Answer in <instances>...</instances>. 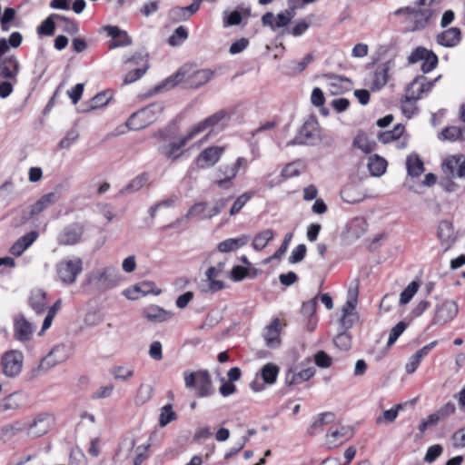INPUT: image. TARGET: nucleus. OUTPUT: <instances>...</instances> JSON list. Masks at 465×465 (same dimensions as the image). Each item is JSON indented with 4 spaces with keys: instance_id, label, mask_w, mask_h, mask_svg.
Listing matches in <instances>:
<instances>
[{
    "instance_id": "obj_1",
    "label": "nucleus",
    "mask_w": 465,
    "mask_h": 465,
    "mask_svg": "<svg viewBox=\"0 0 465 465\" xmlns=\"http://www.w3.org/2000/svg\"><path fill=\"white\" fill-rule=\"evenodd\" d=\"M214 75L211 68H198L194 64H184L174 76V84L183 83L190 88H199L206 84Z\"/></svg>"
},
{
    "instance_id": "obj_2",
    "label": "nucleus",
    "mask_w": 465,
    "mask_h": 465,
    "mask_svg": "<svg viewBox=\"0 0 465 465\" xmlns=\"http://www.w3.org/2000/svg\"><path fill=\"white\" fill-rule=\"evenodd\" d=\"M82 271L83 261L79 257L63 259L55 265L57 278L64 285L74 283Z\"/></svg>"
},
{
    "instance_id": "obj_3",
    "label": "nucleus",
    "mask_w": 465,
    "mask_h": 465,
    "mask_svg": "<svg viewBox=\"0 0 465 465\" xmlns=\"http://www.w3.org/2000/svg\"><path fill=\"white\" fill-rule=\"evenodd\" d=\"M185 387L188 389L195 388L198 397H206L212 394V379L207 371L183 372Z\"/></svg>"
},
{
    "instance_id": "obj_4",
    "label": "nucleus",
    "mask_w": 465,
    "mask_h": 465,
    "mask_svg": "<svg viewBox=\"0 0 465 465\" xmlns=\"http://www.w3.org/2000/svg\"><path fill=\"white\" fill-rule=\"evenodd\" d=\"M228 119V113L225 110H220L204 120L192 126L189 130V138H196L200 134L206 133L202 142H205L212 134L215 126L223 124Z\"/></svg>"
},
{
    "instance_id": "obj_5",
    "label": "nucleus",
    "mask_w": 465,
    "mask_h": 465,
    "mask_svg": "<svg viewBox=\"0 0 465 465\" xmlns=\"http://www.w3.org/2000/svg\"><path fill=\"white\" fill-rule=\"evenodd\" d=\"M24 355L20 351L11 350L4 353L1 360L3 373L7 377L17 376L23 369Z\"/></svg>"
},
{
    "instance_id": "obj_6",
    "label": "nucleus",
    "mask_w": 465,
    "mask_h": 465,
    "mask_svg": "<svg viewBox=\"0 0 465 465\" xmlns=\"http://www.w3.org/2000/svg\"><path fill=\"white\" fill-rule=\"evenodd\" d=\"M120 275L117 268L109 266L92 272L88 276L91 283L101 287H111L119 282Z\"/></svg>"
},
{
    "instance_id": "obj_7",
    "label": "nucleus",
    "mask_w": 465,
    "mask_h": 465,
    "mask_svg": "<svg viewBox=\"0 0 465 465\" xmlns=\"http://www.w3.org/2000/svg\"><path fill=\"white\" fill-rule=\"evenodd\" d=\"M408 60L410 64L421 62L420 69L424 74L430 73L438 64L437 55L432 51L421 46L417 47L413 52H411Z\"/></svg>"
},
{
    "instance_id": "obj_8",
    "label": "nucleus",
    "mask_w": 465,
    "mask_h": 465,
    "mask_svg": "<svg viewBox=\"0 0 465 465\" xmlns=\"http://www.w3.org/2000/svg\"><path fill=\"white\" fill-rule=\"evenodd\" d=\"M447 178H465V156L463 154L448 156L441 164Z\"/></svg>"
},
{
    "instance_id": "obj_9",
    "label": "nucleus",
    "mask_w": 465,
    "mask_h": 465,
    "mask_svg": "<svg viewBox=\"0 0 465 465\" xmlns=\"http://www.w3.org/2000/svg\"><path fill=\"white\" fill-rule=\"evenodd\" d=\"M436 78L434 81H430L427 77L423 75L417 76L413 79V81L408 85L405 91V96L407 99L411 100H419L423 94L430 92L434 85V82L437 81Z\"/></svg>"
},
{
    "instance_id": "obj_10",
    "label": "nucleus",
    "mask_w": 465,
    "mask_h": 465,
    "mask_svg": "<svg viewBox=\"0 0 465 465\" xmlns=\"http://www.w3.org/2000/svg\"><path fill=\"white\" fill-rule=\"evenodd\" d=\"M459 312V306L455 301L445 300L436 305L434 322L446 324L455 319Z\"/></svg>"
},
{
    "instance_id": "obj_11",
    "label": "nucleus",
    "mask_w": 465,
    "mask_h": 465,
    "mask_svg": "<svg viewBox=\"0 0 465 465\" xmlns=\"http://www.w3.org/2000/svg\"><path fill=\"white\" fill-rule=\"evenodd\" d=\"M353 435L351 427L336 424L331 426L326 434V444L329 448H337L350 440Z\"/></svg>"
},
{
    "instance_id": "obj_12",
    "label": "nucleus",
    "mask_w": 465,
    "mask_h": 465,
    "mask_svg": "<svg viewBox=\"0 0 465 465\" xmlns=\"http://www.w3.org/2000/svg\"><path fill=\"white\" fill-rule=\"evenodd\" d=\"M54 425V418L49 413H41L27 425L28 435L31 437H41L47 433Z\"/></svg>"
},
{
    "instance_id": "obj_13",
    "label": "nucleus",
    "mask_w": 465,
    "mask_h": 465,
    "mask_svg": "<svg viewBox=\"0 0 465 465\" xmlns=\"http://www.w3.org/2000/svg\"><path fill=\"white\" fill-rule=\"evenodd\" d=\"M70 356V351L64 344L55 346L49 354L39 363L38 369L45 371L50 368L65 361Z\"/></svg>"
},
{
    "instance_id": "obj_14",
    "label": "nucleus",
    "mask_w": 465,
    "mask_h": 465,
    "mask_svg": "<svg viewBox=\"0 0 465 465\" xmlns=\"http://www.w3.org/2000/svg\"><path fill=\"white\" fill-rule=\"evenodd\" d=\"M318 138L317 123L313 120L307 121L301 127L298 135L288 145L312 144Z\"/></svg>"
},
{
    "instance_id": "obj_15",
    "label": "nucleus",
    "mask_w": 465,
    "mask_h": 465,
    "mask_svg": "<svg viewBox=\"0 0 465 465\" xmlns=\"http://www.w3.org/2000/svg\"><path fill=\"white\" fill-rule=\"evenodd\" d=\"M293 17V10H285L276 16L272 12H268L262 15V23L264 26L270 27L272 31H276L287 26Z\"/></svg>"
},
{
    "instance_id": "obj_16",
    "label": "nucleus",
    "mask_w": 465,
    "mask_h": 465,
    "mask_svg": "<svg viewBox=\"0 0 465 465\" xmlns=\"http://www.w3.org/2000/svg\"><path fill=\"white\" fill-rule=\"evenodd\" d=\"M225 148L223 146H210L205 148L196 158V165L201 169L213 166L222 157Z\"/></svg>"
},
{
    "instance_id": "obj_17",
    "label": "nucleus",
    "mask_w": 465,
    "mask_h": 465,
    "mask_svg": "<svg viewBox=\"0 0 465 465\" xmlns=\"http://www.w3.org/2000/svg\"><path fill=\"white\" fill-rule=\"evenodd\" d=\"M34 326L24 315H16L14 318V337L20 342H26L32 339Z\"/></svg>"
},
{
    "instance_id": "obj_18",
    "label": "nucleus",
    "mask_w": 465,
    "mask_h": 465,
    "mask_svg": "<svg viewBox=\"0 0 465 465\" xmlns=\"http://www.w3.org/2000/svg\"><path fill=\"white\" fill-rule=\"evenodd\" d=\"M20 63L15 55H8L0 59V77L17 82Z\"/></svg>"
},
{
    "instance_id": "obj_19",
    "label": "nucleus",
    "mask_w": 465,
    "mask_h": 465,
    "mask_svg": "<svg viewBox=\"0 0 465 465\" xmlns=\"http://www.w3.org/2000/svg\"><path fill=\"white\" fill-rule=\"evenodd\" d=\"M84 227L79 223H73L66 226L57 236L60 245H74L81 241Z\"/></svg>"
},
{
    "instance_id": "obj_20",
    "label": "nucleus",
    "mask_w": 465,
    "mask_h": 465,
    "mask_svg": "<svg viewBox=\"0 0 465 465\" xmlns=\"http://www.w3.org/2000/svg\"><path fill=\"white\" fill-rule=\"evenodd\" d=\"M432 14L433 13L430 8H411L408 18V22L412 24L411 29L415 31L426 27L432 16Z\"/></svg>"
},
{
    "instance_id": "obj_21",
    "label": "nucleus",
    "mask_w": 465,
    "mask_h": 465,
    "mask_svg": "<svg viewBox=\"0 0 465 465\" xmlns=\"http://www.w3.org/2000/svg\"><path fill=\"white\" fill-rule=\"evenodd\" d=\"M142 315L148 322L161 323L171 320L173 314L157 305L152 304L143 310Z\"/></svg>"
},
{
    "instance_id": "obj_22",
    "label": "nucleus",
    "mask_w": 465,
    "mask_h": 465,
    "mask_svg": "<svg viewBox=\"0 0 465 465\" xmlns=\"http://www.w3.org/2000/svg\"><path fill=\"white\" fill-rule=\"evenodd\" d=\"M281 331L282 325L278 318L273 319L272 322L268 326H266L262 336L266 345L269 348L274 349L281 344Z\"/></svg>"
},
{
    "instance_id": "obj_23",
    "label": "nucleus",
    "mask_w": 465,
    "mask_h": 465,
    "mask_svg": "<svg viewBox=\"0 0 465 465\" xmlns=\"http://www.w3.org/2000/svg\"><path fill=\"white\" fill-rule=\"evenodd\" d=\"M438 344L437 341H433L429 344L423 346L421 349L417 351L414 354H412L408 362L405 364V371L408 374H412L418 369L421 360L426 357L429 352L434 349Z\"/></svg>"
},
{
    "instance_id": "obj_24",
    "label": "nucleus",
    "mask_w": 465,
    "mask_h": 465,
    "mask_svg": "<svg viewBox=\"0 0 465 465\" xmlns=\"http://www.w3.org/2000/svg\"><path fill=\"white\" fill-rule=\"evenodd\" d=\"M438 237L444 250H449L456 241L454 228L450 222L441 221L438 226Z\"/></svg>"
},
{
    "instance_id": "obj_25",
    "label": "nucleus",
    "mask_w": 465,
    "mask_h": 465,
    "mask_svg": "<svg viewBox=\"0 0 465 465\" xmlns=\"http://www.w3.org/2000/svg\"><path fill=\"white\" fill-rule=\"evenodd\" d=\"M193 138H189V131L187 132V134L180 138L179 140L177 141H173V142H171L170 143H168L163 149V154L170 159V160H176L178 159L180 156L183 155V147L184 145L190 142L191 140H193Z\"/></svg>"
},
{
    "instance_id": "obj_26",
    "label": "nucleus",
    "mask_w": 465,
    "mask_h": 465,
    "mask_svg": "<svg viewBox=\"0 0 465 465\" xmlns=\"http://www.w3.org/2000/svg\"><path fill=\"white\" fill-rule=\"evenodd\" d=\"M105 30L108 35L112 37V40L109 42L110 49L127 46L132 42L127 33L116 26H107Z\"/></svg>"
},
{
    "instance_id": "obj_27",
    "label": "nucleus",
    "mask_w": 465,
    "mask_h": 465,
    "mask_svg": "<svg viewBox=\"0 0 465 465\" xmlns=\"http://www.w3.org/2000/svg\"><path fill=\"white\" fill-rule=\"evenodd\" d=\"M341 197L344 202L352 204L362 201L365 193L359 184L348 183L341 191Z\"/></svg>"
},
{
    "instance_id": "obj_28",
    "label": "nucleus",
    "mask_w": 465,
    "mask_h": 465,
    "mask_svg": "<svg viewBox=\"0 0 465 465\" xmlns=\"http://www.w3.org/2000/svg\"><path fill=\"white\" fill-rule=\"evenodd\" d=\"M60 198V193L51 192L43 195L36 203L31 206L30 215L35 216L54 204Z\"/></svg>"
},
{
    "instance_id": "obj_29",
    "label": "nucleus",
    "mask_w": 465,
    "mask_h": 465,
    "mask_svg": "<svg viewBox=\"0 0 465 465\" xmlns=\"http://www.w3.org/2000/svg\"><path fill=\"white\" fill-rule=\"evenodd\" d=\"M460 40L461 33L458 27L449 28L439 34L437 36L438 44L445 47L456 46L460 42Z\"/></svg>"
},
{
    "instance_id": "obj_30",
    "label": "nucleus",
    "mask_w": 465,
    "mask_h": 465,
    "mask_svg": "<svg viewBox=\"0 0 465 465\" xmlns=\"http://www.w3.org/2000/svg\"><path fill=\"white\" fill-rule=\"evenodd\" d=\"M216 175L217 177L214 183L220 188H225L229 183H232L234 180V178L237 176V173L232 163L221 165L216 171Z\"/></svg>"
},
{
    "instance_id": "obj_31",
    "label": "nucleus",
    "mask_w": 465,
    "mask_h": 465,
    "mask_svg": "<svg viewBox=\"0 0 465 465\" xmlns=\"http://www.w3.org/2000/svg\"><path fill=\"white\" fill-rule=\"evenodd\" d=\"M199 8V3L195 2L185 7L175 6L169 11V17L174 22L184 21L195 14Z\"/></svg>"
},
{
    "instance_id": "obj_32",
    "label": "nucleus",
    "mask_w": 465,
    "mask_h": 465,
    "mask_svg": "<svg viewBox=\"0 0 465 465\" xmlns=\"http://www.w3.org/2000/svg\"><path fill=\"white\" fill-rule=\"evenodd\" d=\"M37 237L38 233L35 231L25 234L12 245L10 252L15 256L22 255V253L35 242Z\"/></svg>"
},
{
    "instance_id": "obj_33",
    "label": "nucleus",
    "mask_w": 465,
    "mask_h": 465,
    "mask_svg": "<svg viewBox=\"0 0 465 465\" xmlns=\"http://www.w3.org/2000/svg\"><path fill=\"white\" fill-rule=\"evenodd\" d=\"M390 70L389 64H383L376 68L371 75L370 86L372 90H380L388 82V72Z\"/></svg>"
},
{
    "instance_id": "obj_34",
    "label": "nucleus",
    "mask_w": 465,
    "mask_h": 465,
    "mask_svg": "<svg viewBox=\"0 0 465 465\" xmlns=\"http://www.w3.org/2000/svg\"><path fill=\"white\" fill-rule=\"evenodd\" d=\"M249 240L250 238L248 235L242 234L238 238H229L221 242L217 248L221 252H233L240 247L246 245Z\"/></svg>"
},
{
    "instance_id": "obj_35",
    "label": "nucleus",
    "mask_w": 465,
    "mask_h": 465,
    "mask_svg": "<svg viewBox=\"0 0 465 465\" xmlns=\"http://www.w3.org/2000/svg\"><path fill=\"white\" fill-rule=\"evenodd\" d=\"M207 203L201 202L194 203L184 216L185 220L197 218L200 220L211 219L212 215Z\"/></svg>"
},
{
    "instance_id": "obj_36",
    "label": "nucleus",
    "mask_w": 465,
    "mask_h": 465,
    "mask_svg": "<svg viewBox=\"0 0 465 465\" xmlns=\"http://www.w3.org/2000/svg\"><path fill=\"white\" fill-rule=\"evenodd\" d=\"M406 168L408 174L412 177H417L424 172L423 162L418 154H410L406 159Z\"/></svg>"
},
{
    "instance_id": "obj_37",
    "label": "nucleus",
    "mask_w": 465,
    "mask_h": 465,
    "mask_svg": "<svg viewBox=\"0 0 465 465\" xmlns=\"http://www.w3.org/2000/svg\"><path fill=\"white\" fill-rule=\"evenodd\" d=\"M280 369L274 363H266L260 371L264 384L272 385L276 382Z\"/></svg>"
},
{
    "instance_id": "obj_38",
    "label": "nucleus",
    "mask_w": 465,
    "mask_h": 465,
    "mask_svg": "<svg viewBox=\"0 0 465 465\" xmlns=\"http://www.w3.org/2000/svg\"><path fill=\"white\" fill-rule=\"evenodd\" d=\"M375 145V142L371 140L364 133H359L353 140V146L360 149L364 153L372 152Z\"/></svg>"
},
{
    "instance_id": "obj_39",
    "label": "nucleus",
    "mask_w": 465,
    "mask_h": 465,
    "mask_svg": "<svg viewBox=\"0 0 465 465\" xmlns=\"http://www.w3.org/2000/svg\"><path fill=\"white\" fill-rule=\"evenodd\" d=\"M220 272H221V270L216 267H210L206 271L205 274H206L207 281L209 282V291L212 292L220 291L224 286L223 282L218 279Z\"/></svg>"
},
{
    "instance_id": "obj_40",
    "label": "nucleus",
    "mask_w": 465,
    "mask_h": 465,
    "mask_svg": "<svg viewBox=\"0 0 465 465\" xmlns=\"http://www.w3.org/2000/svg\"><path fill=\"white\" fill-rule=\"evenodd\" d=\"M146 113L141 110L134 113L126 122V125L130 130H140L151 124L144 117Z\"/></svg>"
},
{
    "instance_id": "obj_41",
    "label": "nucleus",
    "mask_w": 465,
    "mask_h": 465,
    "mask_svg": "<svg viewBox=\"0 0 465 465\" xmlns=\"http://www.w3.org/2000/svg\"><path fill=\"white\" fill-rule=\"evenodd\" d=\"M274 237V232L271 229H266L257 233L252 241V247L256 251H261L266 247L268 242Z\"/></svg>"
},
{
    "instance_id": "obj_42",
    "label": "nucleus",
    "mask_w": 465,
    "mask_h": 465,
    "mask_svg": "<svg viewBox=\"0 0 465 465\" xmlns=\"http://www.w3.org/2000/svg\"><path fill=\"white\" fill-rule=\"evenodd\" d=\"M368 168L373 176H381L386 171L387 162L385 159L374 155L369 158Z\"/></svg>"
},
{
    "instance_id": "obj_43",
    "label": "nucleus",
    "mask_w": 465,
    "mask_h": 465,
    "mask_svg": "<svg viewBox=\"0 0 465 465\" xmlns=\"http://www.w3.org/2000/svg\"><path fill=\"white\" fill-rule=\"evenodd\" d=\"M60 15L51 14L41 25L37 27V34L39 35H53L55 29V21H58Z\"/></svg>"
},
{
    "instance_id": "obj_44",
    "label": "nucleus",
    "mask_w": 465,
    "mask_h": 465,
    "mask_svg": "<svg viewBox=\"0 0 465 465\" xmlns=\"http://www.w3.org/2000/svg\"><path fill=\"white\" fill-rule=\"evenodd\" d=\"M30 306L36 312H41L45 310L46 306V297L45 293L42 290H35L31 292V296L29 299Z\"/></svg>"
},
{
    "instance_id": "obj_45",
    "label": "nucleus",
    "mask_w": 465,
    "mask_h": 465,
    "mask_svg": "<svg viewBox=\"0 0 465 465\" xmlns=\"http://www.w3.org/2000/svg\"><path fill=\"white\" fill-rule=\"evenodd\" d=\"M111 373L115 380L127 381L134 376V369L128 365H117L112 369Z\"/></svg>"
},
{
    "instance_id": "obj_46",
    "label": "nucleus",
    "mask_w": 465,
    "mask_h": 465,
    "mask_svg": "<svg viewBox=\"0 0 465 465\" xmlns=\"http://www.w3.org/2000/svg\"><path fill=\"white\" fill-rule=\"evenodd\" d=\"M22 404V399L19 394L14 393L0 401V413L11 410H17Z\"/></svg>"
},
{
    "instance_id": "obj_47",
    "label": "nucleus",
    "mask_w": 465,
    "mask_h": 465,
    "mask_svg": "<svg viewBox=\"0 0 465 465\" xmlns=\"http://www.w3.org/2000/svg\"><path fill=\"white\" fill-rule=\"evenodd\" d=\"M147 182V176L144 174L139 175L134 178L126 186L120 190L119 194L124 195L133 193L143 187Z\"/></svg>"
},
{
    "instance_id": "obj_48",
    "label": "nucleus",
    "mask_w": 465,
    "mask_h": 465,
    "mask_svg": "<svg viewBox=\"0 0 465 465\" xmlns=\"http://www.w3.org/2000/svg\"><path fill=\"white\" fill-rule=\"evenodd\" d=\"M252 196L253 193L250 192L243 193L238 196L229 210L230 216L238 214Z\"/></svg>"
},
{
    "instance_id": "obj_49",
    "label": "nucleus",
    "mask_w": 465,
    "mask_h": 465,
    "mask_svg": "<svg viewBox=\"0 0 465 465\" xmlns=\"http://www.w3.org/2000/svg\"><path fill=\"white\" fill-rule=\"evenodd\" d=\"M153 389L152 385L142 383L136 392L135 403L142 405L147 402L153 396Z\"/></svg>"
},
{
    "instance_id": "obj_50",
    "label": "nucleus",
    "mask_w": 465,
    "mask_h": 465,
    "mask_svg": "<svg viewBox=\"0 0 465 465\" xmlns=\"http://www.w3.org/2000/svg\"><path fill=\"white\" fill-rule=\"evenodd\" d=\"M141 111L143 113H146L144 117L149 121L150 124H152L163 111V105L162 103H153L141 109Z\"/></svg>"
},
{
    "instance_id": "obj_51",
    "label": "nucleus",
    "mask_w": 465,
    "mask_h": 465,
    "mask_svg": "<svg viewBox=\"0 0 465 465\" xmlns=\"http://www.w3.org/2000/svg\"><path fill=\"white\" fill-rule=\"evenodd\" d=\"M462 135V130L457 126H450L444 128L439 134V139L441 141L454 142L459 140Z\"/></svg>"
},
{
    "instance_id": "obj_52",
    "label": "nucleus",
    "mask_w": 465,
    "mask_h": 465,
    "mask_svg": "<svg viewBox=\"0 0 465 465\" xmlns=\"http://www.w3.org/2000/svg\"><path fill=\"white\" fill-rule=\"evenodd\" d=\"M176 419V413L173 411V407L170 404L163 406L161 410L159 417V425L165 427L168 423Z\"/></svg>"
},
{
    "instance_id": "obj_53",
    "label": "nucleus",
    "mask_w": 465,
    "mask_h": 465,
    "mask_svg": "<svg viewBox=\"0 0 465 465\" xmlns=\"http://www.w3.org/2000/svg\"><path fill=\"white\" fill-rule=\"evenodd\" d=\"M419 290V283L417 282H411L401 293L400 303L407 304L415 295Z\"/></svg>"
},
{
    "instance_id": "obj_54",
    "label": "nucleus",
    "mask_w": 465,
    "mask_h": 465,
    "mask_svg": "<svg viewBox=\"0 0 465 465\" xmlns=\"http://www.w3.org/2000/svg\"><path fill=\"white\" fill-rule=\"evenodd\" d=\"M333 413L327 412L320 414L315 418L314 421L312 422L310 429V433L312 434L318 428H322L323 425L331 423L333 420Z\"/></svg>"
},
{
    "instance_id": "obj_55",
    "label": "nucleus",
    "mask_w": 465,
    "mask_h": 465,
    "mask_svg": "<svg viewBox=\"0 0 465 465\" xmlns=\"http://www.w3.org/2000/svg\"><path fill=\"white\" fill-rule=\"evenodd\" d=\"M112 98L109 92H103L96 94L90 102V108L94 110L106 105Z\"/></svg>"
},
{
    "instance_id": "obj_56",
    "label": "nucleus",
    "mask_w": 465,
    "mask_h": 465,
    "mask_svg": "<svg viewBox=\"0 0 465 465\" xmlns=\"http://www.w3.org/2000/svg\"><path fill=\"white\" fill-rule=\"evenodd\" d=\"M188 37V33L186 29L183 26H179L175 29L173 34L169 37L168 43L173 45L176 46L181 45L184 40H186Z\"/></svg>"
},
{
    "instance_id": "obj_57",
    "label": "nucleus",
    "mask_w": 465,
    "mask_h": 465,
    "mask_svg": "<svg viewBox=\"0 0 465 465\" xmlns=\"http://www.w3.org/2000/svg\"><path fill=\"white\" fill-rule=\"evenodd\" d=\"M401 405H396L394 408L385 411L382 415L376 419L378 424L392 422L398 416Z\"/></svg>"
},
{
    "instance_id": "obj_58",
    "label": "nucleus",
    "mask_w": 465,
    "mask_h": 465,
    "mask_svg": "<svg viewBox=\"0 0 465 465\" xmlns=\"http://www.w3.org/2000/svg\"><path fill=\"white\" fill-rule=\"evenodd\" d=\"M357 296H358L357 289H354V290L350 289L349 290L348 299L346 301V303L342 307V312L355 313L354 310L357 305Z\"/></svg>"
},
{
    "instance_id": "obj_59",
    "label": "nucleus",
    "mask_w": 465,
    "mask_h": 465,
    "mask_svg": "<svg viewBox=\"0 0 465 465\" xmlns=\"http://www.w3.org/2000/svg\"><path fill=\"white\" fill-rule=\"evenodd\" d=\"M328 84L330 86V91L332 94H338L343 88V84L346 82L342 77L338 75H327Z\"/></svg>"
},
{
    "instance_id": "obj_60",
    "label": "nucleus",
    "mask_w": 465,
    "mask_h": 465,
    "mask_svg": "<svg viewBox=\"0 0 465 465\" xmlns=\"http://www.w3.org/2000/svg\"><path fill=\"white\" fill-rule=\"evenodd\" d=\"M306 251H307V249L304 244H299L298 246H296L292 250V252L289 257V262L290 263H297V262H302L305 257Z\"/></svg>"
},
{
    "instance_id": "obj_61",
    "label": "nucleus",
    "mask_w": 465,
    "mask_h": 465,
    "mask_svg": "<svg viewBox=\"0 0 465 465\" xmlns=\"http://www.w3.org/2000/svg\"><path fill=\"white\" fill-rule=\"evenodd\" d=\"M79 134L77 130L71 129L69 130L64 138H63L59 143V147L62 149L69 148L77 139H78Z\"/></svg>"
},
{
    "instance_id": "obj_62",
    "label": "nucleus",
    "mask_w": 465,
    "mask_h": 465,
    "mask_svg": "<svg viewBox=\"0 0 465 465\" xmlns=\"http://www.w3.org/2000/svg\"><path fill=\"white\" fill-rule=\"evenodd\" d=\"M416 101L407 99L404 95L403 99L401 100V111L403 114H405L408 118H411L416 112Z\"/></svg>"
},
{
    "instance_id": "obj_63",
    "label": "nucleus",
    "mask_w": 465,
    "mask_h": 465,
    "mask_svg": "<svg viewBox=\"0 0 465 465\" xmlns=\"http://www.w3.org/2000/svg\"><path fill=\"white\" fill-rule=\"evenodd\" d=\"M443 451V448L440 444H435L430 446L425 454L424 460L426 462L431 463L433 462L438 457L441 455Z\"/></svg>"
},
{
    "instance_id": "obj_64",
    "label": "nucleus",
    "mask_w": 465,
    "mask_h": 465,
    "mask_svg": "<svg viewBox=\"0 0 465 465\" xmlns=\"http://www.w3.org/2000/svg\"><path fill=\"white\" fill-rule=\"evenodd\" d=\"M334 344L341 350L347 351L351 348V337L346 332L339 333L333 340Z\"/></svg>"
}]
</instances>
